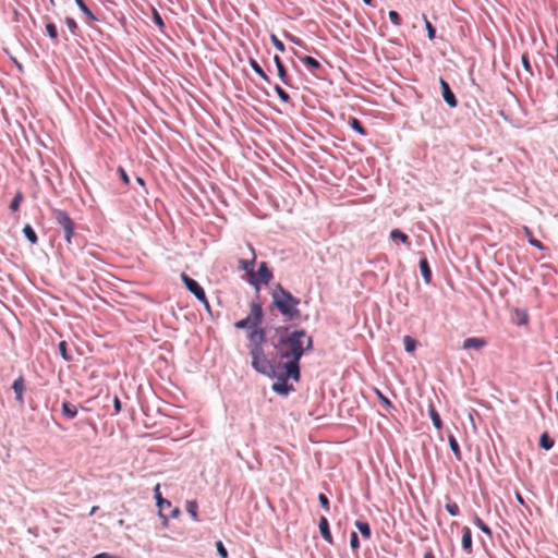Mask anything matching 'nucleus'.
<instances>
[{
  "instance_id": "5fc2aeb1",
  "label": "nucleus",
  "mask_w": 558,
  "mask_h": 558,
  "mask_svg": "<svg viewBox=\"0 0 558 558\" xmlns=\"http://www.w3.org/2000/svg\"><path fill=\"white\" fill-rule=\"evenodd\" d=\"M169 510V513L168 514V518L171 517V518H174V517H178L180 514V510L179 508H173L171 506V509H168Z\"/></svg>"
},
{
  "instance_id": "4d7b16f0",
  "label": "nucleus",
  "mask_w": 558,
  "mask_h": 558,
  "mask_svg": "<svg viewBox=\"0 0 558 558\" xmlns=\"http://www.w3.org/2000/svg\"><path fill=\"white\" fill-rule=\"evenodd\" d=\"M201 303L205 306V310L210 314L211 311H210V305H209L208 300L206 299L205 302H201Z\"/></svg>"
},
{
  "instance_id": "f3484780",
  "label": "nucleus",
  "mask_w": 558,
  "mask_h": 558,
  "mask_svg": "<svg viewBox=\"0 0 558 558\" xmlns=\"http://www.w3.org/2000/svg\"><path fill=\"white\" fill-rule=\"evenodd\" d=\"M77 414V409L74 404H72L71 402L69 401H64L62 403V415L66 418V420H72L76 416Z\"/></svg>"
},
{
  "instance_id": "a878e982",
  "label": "nucleus",
  "mask_w": 558,
  "mask_h": 558,
  "mask_svg": "<svg viewBox=\"0 0 558 558\" xmlns=\"http://www.w3.org/2000/svg\"><path fill=\"white\" fill-rule=\"evenodd\" d=\"M234 327L236 329L250 330L251 331V330H253L256 327V325H255V323L248 316H246L245 318L238 320L234 324Z\"/></svg>"
},
{
  "instance_id": "4c0bfd02",
  "label": "nucleus",
  "mask_w": 558,
  "mask_h": 558,
  "mask_svg": "<svg viewBox=\"0 0 558 558\" xmlns=\"http://www.w3.org/2000/svg\"><path fill=\"white\" fill-rule=\"evenodd\" d=\"M22 201H23V194L21 192H17L14 195L13 199L11 201L9 208L12 211H16L19 209Z\"/></svg>"
},
{
  "instance_id": "3c124183",
  "label": "nucleus",
  "mask_w": 558,
  "mask_h": 558,
  "mask_svg": "<svg viewBox=\"0 0 558 558\" xmlns=\"http://www.w3.org/2000/svg\"><path fill=\"white\" fill-rule=\"evenodd\" d=\"M350 546H351L352 550H357L360 548V539L355 532H351Z\"/></svg>"
},
{
  "instance_id": "49530a36",
  "label": "nucleus",
  "mask_w": 558,
  "mask_h": 558,
  "mask_svg": "<svg viewBox=\"0 0 558 558\" xmlns=\"http://www.w3.org/2000/svg\"><path fill=\"white\" fill-rule=\"evenodd\" d=\"M521 62H522L524 70L532 76L533 75L532 65H531L529 56L526 53L522 54Z\"/></svg>"
},
{
  "instance_id": "09e8293b",
  "label": "nucleus",
  "mask_w": 558,
  "mask_h": 558,
  "mask_svg": "<svg viewBox=\"0 0 558 558\" xmlns=\"http://www.w3.org/2000/svg\"><path fill=\"white\" fill-rule=\"evenodd\" d=\"M318 501H319L322 508H324L325 511L328 512L330 510V502H329L328 497L325 494H319L318 495Z\"/></svg>"
},
{
  "instance_id": "de8ad7c7",
  "label": "nucleus",
  "mask_w": 558,
  "mask_h": 558,
  "mask_svg": "<svg viewBox=\"0 0 558 558\" xmlns=\"http://www.w3.org/2000/svg\"><path fill=\"white\" fill-rule=\"evenodd\" d=\"M216 548H217V553L220 556V558H228L229 557L228 550H227V548L225 547V545H223V543L221 541H217L216 542Z\"/></svg>"
},
{
  "instance_id": "864d4df0",
  "label": "nucleus",
  "mask_w": 558,
  "mask_h": 558,
  "mask_svg": "<svg viewBox=\"0 0 558 558\" xmlns=\"http://www.w3.org/2000/svg\"><path fill=\"white\" fill-rule=\"evenodd\" d=\"M113 408H114V414H118L122 408L121 401L117 396L113 398Z\"/></svg>"
},
{
  "instance_id": "680f3d73",
  "label": "nucleus",
  "mask_w": 558,
  "mask_h": 558,
  "mask_svg": "<svg viewBox=\"0 0 558 558\" xmlns=\"http://www.w3.org/2000/svg\"><path fill=\"white\" fill-rule=\"evenodd\" d=\"M365 4L367 5H372L373 4V0H362Z\"/></svg>"
},
{
  "instance_id": "6ab92c4d",
  "label": "nucleus",
  "mask_w": 558,
  "mask_h": 558,
  "mask_svg": "<svg viewBox=\"0 0 558 558\" xmlns=\"http://www.w3.org/2000/svg\"><path fill=\"white\" fill-rule=\"evenodd\" d=\"M255 254L253 253V257L252 259L247 260V259H240V269L244 270L248 278H251V275H253V272L255 271L254 270V265H255Z\"/></svg>"
},
{
  "instance_id": "ddd939ff",
  "label": "nucleus",
  "mask_w": 558,
  "mask_h": 558,
  "mask_svg": "<svg viewBox=\"0 0 558 558\" xmlns=\"http://www.w3.org/2000/svg\"><path fill=\"white\" fill-rule=\"evenodd\" d=\"M274 62L276 64V68H277V73H278V76L280 78V81L284 84V85H290V77L288 75V72L286 70V66L282 62V60L280 59L279 56H275L274 57Z\"/></svg>"
},
{
  "instance_id": "c85d7f7f",
  "label": "nucleus",
  "mask_w": 558,
  "mask_h": 558,
  "mask_svg": "<svg viewBox=\"0 0 558 558\" xmlns=\"http://www.w3.org/2000/svg\"><path fill=\"white\" fill-rule=\"evenodd\" d=\"M349 125L361 135H366L367 131L363 126L362 122L356 118H350Z\"/></svg>"
},
{
  "instance_id": "58836bf2",
  "label": "nucleus",
  "mask_w": 558,
  "mask_h": 558,
  "mask_svg": "<svg viewBox=\"0 0 558 558\" xmlns=\"http://www.w3.org/2000/svg\"><path fill=\"white\" fill-rule=\"evenodd\" d=\"M313 347H314V340H313V337L312 336H308L306 332H305V338H303L302 340V348L304 350V353L308 352V351H312L313 350Z\"/></svg>"
},
{
  "instance_id": "473e14b6",
  "label": "nucleus",
  "mask_w": 558,
  "mask_h": 558,
  "mask_svg": "<svg viewBox=\"0 0 558 558\" xmlns=\"http://www.w3.org/2000/svg\"><path fill=\"white\" fill-rule=\"evenodd\" d=\"M58 350H59L61 357L64 361H66V362L72 361V355H70L68 352V342L66 341H60L58 344Z\"/></svg>"
},
{
  "instance_id": "9d476101",
  "label": "nucleus",
  "mask_w": 558,
  "mask_h": 558,
  "mask_svg": "<svg viewBox=\"0 0 558 558\" xmlns=\"http://www.w3.org/2000/svg\"><path fill=\"white\" fill-rule=\"evenodd\" d=\"M155 498L157 501V507L159 508V515L165 520V524H167L168 514L166 510L171 509V502L161 497L158 484L155 487Z\"/></svg>"
},
{
  "instance_id": "e2e57ef3",
  "label": "nucleus",
  "mask_w": 558,
  "mask_h": 558,
  "mask_svg": "<svg viewBox=\"0 0 558 558\" xmlns=\"http://www.w3.org/2000/svg\"><path fill=\"white\" fill-rule=\"evenodd\" d=\"M517 498L520 504H522V505L524 504L523 498L519 494L517 495Z\"/></svg>"
},
{
  "instance_id": "412c9836",
  "label": "nucleus",
  "mask_w": 558,
  "mask_h": 558,
  "mask_svg": "<svg viewBox=\"0 0 558 558\" xmlns=\"http://www.w3.org/2000/svg\"><path fill=\"white\" fill-rule=\"evenodd\" d=\"M523 231H524L525 238L527 239V242L532 246H534V247H536L537 250H541V251L545 250V246L543 245V243L533 236V233H532L530 228L524 227Z\"/></svg>"
},
{
  "instance_id": "0e129e2a",
  "label": "nucleus",
  "mask_w": 558,
  "mask_h": 558,
  "mask_svg": "<svg viewBox=\"0 0 558 558\" xmlns=\"http://www.w3.org/2000/svg\"><path fill=\"white\" fill-rule=\"evenodd\" d=\"M556 398H557V402H558V390H557V395H556Z\"/></svg>"
},
{
  "instance_id": "c9c22d12",
  "label": "nucleus",
  "mask_w": 558,
  "mask_h": 558,
  "mask_svg": "<svg viewBox=\"0 0 558 558\" xmlns=\"http://www.w3.org/2000/svg\"><path fill=\"white\" fill-rule=\"evenodd\" d=\"M274 89H275L276 94L278 95V97L280 98L281 101H283L286 104L291 102L290 95L281 86L275 85Z\"/></svg>"
},
{
  "instance_id": "f03ea898",
  "label": "nucleus",
  "mask_w": 558,
  "mask_h": 558,
  "mask_svg": "<svg viewBox=\"0 0 558 558\" xmlns=\"http://www.w3.org/2000/svg\"><path fill=\"white\" fill-rule=\"evenodd\" d=\"M250 341V355L252 357V367L257 373H267L270 371V362L275 361L267 356L264 350V343L267 341L266 331L263 327L256 326L247 335Z\"/></svg>"
},
{
  "instance_id": "7c9ffc66",
  "label": "nucleus",
  "mask_w": 558,
  "mask_h": 558,
  "mask_svg": "<svg viewBox=\"0 0 558 558\" xmlns=\"http://www.w3.org/2000/svg\"><path fill=\"white\" fill-rule=\"evenodd\" d=\"M75 3L77 4L78 9L85 14V16L87 19H89L92 21H97V17L88 9V7L85 4L84 0H75Z\"/></svg>"
},
{
  "instance_id": "1a4fd4ad",
  "label": "nucleus",
  "mask_w": 558,
  "mask_h": 558,
  "mask_svg": "<svg viewBox=\"0 0 558 558\" xmlns=\"http://www.w3.org/2000/svg\"><path fill=\"white\" fill-rule=\"evenodd\" d=\"M259 300V294L256 295V301H252L250 304V314L247 315L256 326H260L264 312Z\"/></svg>"
},
{
  "instance_id": "bf43d9fd",
  "label": "nucleus",
  "mask_w": 558,
  "mask_h": 558,
  "mask_svg": "<svg viewBox=\"0 0 558 558\" xmlns=\"http://www.w3.org/2000/svg\"><path fill=\"white\" fill-rule=\"evenodd\" d=\"M136 183H137V184H140L141 186H145V181H144V179H143V178H141V177H137V178H136Z\"/></svg>"
},
{
  "instance_id": "8fccbe9b",
  "label": "nucleus",
  "mask_w": 558,
  "mask_h": 558,
  "mask_svg": "<svg viewBox=\"0 0 558 558\" xmlns=\"http://www.w3.org/2000/svg\"><path fill=\"white\" fill-rule=\"evenodd\" d=\"M388 16L393 25H396V26L401 25V17L397 11H393V10L389 11Z\"/></svg>"
},
{
  "instance_id": "c03bdc74",
  "label": "nucleus",
  "mask_w": 558,
  "mask_h": 558,
  "mask_svg": "<svg viewBox=\"0 0 558 558\" xmlns=\"http://www.w3.org/2000/svg\"><path fill=\"white\" fill-rule=\"evenodd\" d=\"M65 24L73 35H77L78 26L74 19L65 17Z\"/></svg>"
},
{
  "instance_id": "20e7f679",
  "label": "nucleus",
  "mask_w": 558,
  "mask_h": 558,
  "mask_svg": "<svg viewBox=\"0 0 558 558\" xmlns=\"http://www.w3.org/2000/svg\"><path fill=\"white\" fill-rule=\"evenodd\" d=\"M260 374L276 378L277 380L272 384L271 389L283 397H287L290 392L295 390L293 385L289 384L288 380L292 379L299 381L301 379V369L278 365L276 360L270 362V371Z\"/></svg>"
},
{
  "instance_id": "6e6552de",
  "label": "nucleus",
  "mask_w": 558,
  "mask_h": 558,
  "mask_svg": "<svg viewBox=\"0 0 558 558\" xmlns=\"http://www.w3.org/2000/svg\"><path fill=\"white\" fill-rule=\"evenodd\" d=\"M439 84H440L441 94H442V98H444L445 102L450 108H456L458 106V100H457V97H456L454 93L452 92L449 83L447 81H445L442 77H440Z\"/></svg>"
},
{
  "instance_id": "b1692460",
  "label": "nucleus",
  "mask_w": 558,
  "mask_h": 558,
  "mask_svg": "<svg viewBox=\"0 0 558 558\" xmlns=\"http://www.w3.org/2000/svg\"><path fill=\"white\" fill-rule=\"evenodd\" d=\"M299 58L306 65V68L310 69V70H319V69H322V64L319 63V61L316 60L315 58L311 57V56H303V57H299Z\"/></svg>"
},
{
  "instance_id": "4468645a",
  "label": "nucleus",
  "mask_w": 558,
  "mask_h": 558,
  "mask_svg": "<svg viewBox=\"0 0 558 558\" xmlns=\"http://www.w3.org/2000/svg\"><path fill=\"white\" fill-rule=\"evenodd\" d=\"M462 548L463 550L466 553V554H472L473 551V546H472V532L470 530V527L468 526H464L462 529Z\"/></svg>"
},
{
  "instance_id": "bb28decb",
  "label": "nucleus",
  "mask_w": 558,
  "mask_h": 558,
  "mask_svg": "<svg viewBox=\"0 0 558 558\" xmlns=\"http://www.w3.org/2000/svg\"><path fill=\"white\" fill-rule=\"evenodd\" d=\"M555 445L554 439L548 433H543L539 437V447L546 451L550 450Z\"/></svg>"
},
{
  "instance_id": "a18cd8bd",
  "label": "nucleus",
  "mask_w": 558,
  "mask_h": 558,
  "mask_svg": "<svg viewBox=\"0 0 558 558\" xmlns=\"http://www.w3.org/2000/svg\"><path fill=\"white\" fill-rule=\"evenodd\" d=\"M153 21L160 29L165 28V22L156 9H153Z\"/></svg>"
},
{
  "instance_id": "7ed1b4c3",
  "label": "nucleus",
  "mask_w": 558,
  "mask_h": 558,
  "mask_svg": "<svg viewBox=\"0 0 558 558\" xmlns=\"http://www.w3.org/2000/svg\"><path fill=\"white\" fill-rule=\"evenodd\" d=\"M301 300L292 295L290 291L277 283L271 291V308H276L289 320H299L301 312L299 305Z\"/></svg>"
},
{
  "instance_id": "2f4dec72",
  "label": "nucleus",
  "mask_w": 558,
  "mask_h": 558,
  "mask_svg": "<svg viewBox=\"0 0 558 558\" xmlns=\"http://www.w3.org/2000/svg\"><path fill=\"white\" fill-rule=\"evenodd\" d=\"M514 315L517 317V324L522 326V325H526L527 322H529V315H527V312L525 310H521V308H515L514 310Z\"/></svg>"
},
{
  "instance_id": "f8f14e48",
  "label": "nucleus",
  "mask_w": 558,
  "mask_h": 558,
  "mask_svg": "<svg viewBox=\"0 0 558 558\" xmlns=\"http://www.w3.org/2000/svg\"><path fill=\"white\" fill-rule=\"evenodd\" d=\"M318 530L322 537L329 544L333 545V537L330 532L329 522L326 517L322 515L318 522Z\"/></svg>"
},
{
  "instance_id": "13d9d810",
  "label": "nucleus",
  "mask_w": 558,
  "mask_h": 558,
  "mask_svg": "<svg viewBox=\"0 0 558 558\" xmlns=\"http://www.w3.org/2000/svg\"><path fill=\"white\" fill-rule=\"evenodd\" d=\"M424 558H435L434 553L429 549L424 554Z\"/></svg>"
},
{
  "instance_id": "f704fd0d",
  "label": "nucleus",
  "mask_w": 558,
  "mask_h": 558,
  "mask_svg": "<svg viewBox=\"0 0 558 558\" xmlns=\"http://www.w3.org/2000/svg\"><path fill=\"white\" fill-rule=\"evenodd\" d=\"M404 350L409 353L413 352L416 349V340L411 336L403 337Z\"/></svg>"
},
{
  "instance_id": "a19ab883",
  "label": "nucleus",
  "mask_w": 558,
  "mask_h": 558,
  "mask_svg": "<svg viewBox=\"0 0 558 558\" xmlns=\"http://www.w3.org/2000/svg\"><path fill=\"white\" fill-rule=\"evenodd\" d=\"M270 40H271V44L274 45V47L280 51V52H284L286 50V47H284V44L274 34L270 35Z\"/></svg>"
},
{
  "instance_id": "9b49d317",
  "label": "nucleus",
  "mask_w": 558,
  "mask_h": 558,
  "mask_svg": "<svg viewBox=\"0 0 558 558\" xmlns=\"http://www.w3.org/2000/svg\"><path fill=\"white\" fill-rule=\"evenodd\" d=\"M12 390L15 393V400L20 405L24 404V392H25V380L22 375H20L11 386Z\"/></svg>"
},
{
  "instance_id": "ea45409f",
  "label": "nucleus",
  "mask_w": 558,
  "mask_h": 558,
  "mask_svg": "<svg viewBox=\"0 0 558 558\" xmlns=\"http://www.w3.org/2000/svg\"><path fill=\"white\" fill-rule=\"evenodd\" d=\"M424 24L425 28L427 31V37L429 40L435 39L436 37V28L433 26V24L427 20L426 16H424Z\"/></svg>"
},
{
  "instance_id": "2eb2a0df",
  "label": "nucleus",
  "mask_w": 558,
  "mask_h": 558,
  "mask_svg": "<svg viewBox=\"0 0 558 558\" xmlns=\"http://www.w3.org/2000/svg\"><path fill=\"white\" fill-rule=\"evenodd\" d=\"M485 344H486V341L484 339L472 337V338H466L463 341L462 349H464V350H470V349L480 350Z\"/></svg>"
},
{
  "instance_id": "052dcab7",
  "label": "nucleus",
  "mask_w": 558,
  "mask_h": 558,
  "mask_svg": "<svg viewBox=\"0 0 558 558\" xmlns=\"http://www.w3.org/2000/svg\"><path fill=\"white\" fill-rule=\"evenodd\" d=\"M99 509L98 506H94L90 511H89V515H94L96 513V511Z\"/></svg>"
},
{
  "instance_id": "5701e85b",
  "label": "nucleus",
  "mask_w": 558,
  "mask_h": 558,
  "mask_svg": "<svg viewBox=\"0 0 558 558\" xmlns=\"http://www.w3.org/2000/svg\"><path fill=\"white\" fill-rule=\"evenodd\" d=\"M355 527L359 530V532L361 533V535L364 538H366V539L371 538L372 531H371L369 524L366 521H361V520L355 521Z\"/></svg>"
},
{
  "instance_id": "aec40b11",
  "label": "nucleus",
  "mask_w": 558,
  "mask_h": 558,
  "mask_svg": "<svg viewBox=\"0 0 558 558\" xmlns=\"http://www.w3.org/2000/svg\"><path fill=\"white\" fill-rule=\"evenodd\" d=\"M23 234L32 245H36L38 243V236L31 225L27 223L24 226Z\"/></svg>"
},
{
  "instance_id": "a211bd4d",
  "label": "nucleus",
  "mask_w": 558,
  "mask_h": 558,
  "mask_svg": "<svg viewBox=\"0 0 558 558\" xmlns=\"http://www.w3.org/2000/svg\"><path fill=\"white\" fill-rule=\"evenodd\" d=\"M248 63H250L251 68L253 69V71L257 75H259L268 84L270 83L269 76L266 74V72L263 70V68L259 65V63L254 58H250Z\"/></svg>"
},
{
  "instance_id": "6e6d98bb",
  "label": "nucleus",
  "mask_w": 558,
  "mask_h": 558,
  "mask_svg": "<svg viewBox=\"0 0 558 558\" xmlns=\"http://www.w3.org/2000/svg\"><path fill=\"white\" fill-rule=\"evenodd\" d=\"M287 36H288V38H289L293 44L299 45V46L302 44V41H301V39H300V38H298V37H295V36H293V35H287Z\"/></svg>"
},
{
  "instance_id": "423d86ee",
  "label": "nucleus",
  "mask_w": 558,
  "mask_h": 558,
  "mask_svg": "<svg viewBox=\"0 0 558 558\" xmlns=\"http://www.w3.org/2000/svg\"><path fill=\"white\" fill-rule=\"evenodd\" d=\"M274 277L272 270L268 267L266 262H262L258 265L257 272H253L251 278H248V283L254 287L256 293L260 290V284H268Z\"/></svg>"
},
{
  "instance_id": "603ef678",
  "label": "nucleus",
  "mask_w": 558,
  "mask_h": 558,
  "mask_svg": "<svg viewBox=\"0 0 558 558\" xmlns=\"http://www.w3.org/2000/svg\"><path fill=\"white\" fill-rule=\"evenodd\" d=\"M117 171H118V174H119L121 181L128 185L130 183V178H129L128 173L125 172V170L122 167H119Z\"/></svg>"
},
{
  "instance_id": "c756f323",
  "label": "nucleus",
  "mask_w": 558,
  "mask_h": 558,
  "mask_svg": "<svg viewBox=\"0 0 558 558\" xmlns=\"http://www.w3.org/2000/svg\"><path fill=\"white\" fill-rule=\"evenodd\" d=\"M473 523L486 535L492 537L493 532L490 527L477 515L474 517Z\"/></svg>"
},
{
  "instance_id": "0eeeda50",
  "label": "nucleus",
  "mask_w": 558,
  "mask_h": 558,
  "mask_svg": "<svg viewBox=\"0 0 558 558\" xmlns=\"http://www.w3.org/2000/svg\"><path fill=\"white\" fill-rule=\"evenodd\" d=\"M181 280L183 281L186 290L192 293L199 302L206 301V293L195 279L191 278L185 272H182Z\"/></svg>"
},
{
  "instance_id": "72a5a7b5",
  "label": "nucleus",
  "mask_w": 558,
  "mask_h": 558,
  "mask_svg": "<svg viewBox=\"0 0 558 558\" xmlns=\"http://www.w3.org/2000/svg\"><path fill=\"white\" fill-rule=\"evenodd\" d=\"M185 509H186V511L190 513V515H191L195 521H197V520H198V518H197V509H198V506H197V502H196L195 500H187V501H186Z\"/></svg>"
},
{
  "instance_id": "e433bc0d",
  "label": "nucleus",
  "mask_w": 558,
  "mask_h": 558,
  "mask_svg": "<svg viewBox=\"0 0 558 558\" xmlns=\"http://www.w3.org/2000/svg\"><path fill=\"white\" fill-rule=\"evenodd\" d=\"M46 31H47L48 36L52 40H57L58 39L59 33H58L57 25L54 23H47L46 24Z\"/></svg>"
},
{
  "instance_id": "37998d69",
  "label": "nucleus",
  "mask_w": 558,
  "mask_h": 558,
  "mask_svg": "<svg viewBox=\"0 0 558 558\" xmlns=\"http://www.w3.org/2000/svg\"><path fill=\"white\" fill-rule=\"evenodd\" d=\"M445 508L447 512L452 517H457L460 514V508L456 502H448Z\"/></svg>"
},
{
  "instance_id": "cd10ccee",
  "label": "nucleus",
  "mask_w": 558,
  "mask_h": 558,
  "mask_svg": "<svg viewBox=\"0 0 558 558\" xmlns=\"http://www.w3.org/2000/svg\"><path fill=\"white\" fill-rule=\"evenodd\" d=\"M429 416L432 418V422H433V425L435 426V428L441 429L442 421L440 418V415L438 414V412L436 411V409L433 405L429 407Z\"/></svg>"
},
{
  "instance_id": "f257e3e1",
  "label": "nucleus",
  "mask_w": 558,
  "mask_h": 558,
  "mask_svg": "<svg viewBox=\"0 0 558 558\" xmlns=\"http://www.w3.org/2000/svg\"><path fill=\"white\" fill-rule=\"evenodd\" d=\"M276 339H270V345L275 354L270 356L278 362V365L301 369V359L304 355L302 340L305 338L303 328H291L280 326L276 328Z\"/></svg>"
},
{
  "instance_id": "dca6fc26",
  "label": "nucleus",
  "mask_w": 558,
  "mask_h": 558,
  "mask_svg": "<svg viewBox=\"0 0 558 558\" xmlns=\"http://www.w3.org/2000/svg\"><path fill=\"white\" fill-rule=\"evenodd\" d=\"M420 270L426 284L432 282V269L426 257L420 259Z\"/></svg>"
},
{
  "instance_id": "39448f33",
  "label": "nucleus",
  "mask_w": 558,
  "mask_h": 558,
  "mask_svg": "<svg viewBox=\"0 0 558 558\" xmlns=\"http://www.w3.org/2000/svg\"><path fill=\"white\" fill-rule=\"evenodd\" d=\"M51 214L56 222L60 226V228L63 229L64 240L68 244H71L72 238L75 234V223L70 217L69 213L63 209L53 208Z\"/></svg>"
},
{
  "instance_id": "393cba45",
  "label": "nucleus",
  "mask_w": 558,
  "mask_h": 558,
  "mask_svg": "<svg viewBox=\"0 0 558 558\" xmlns=\"http://www.w3.org/2000/svg\"><path fill=\"white\" fill-rule=\"evenodd\" d=\"M390 239L393 241H400L401 243L410 246L409 236L399 229H393L390 232Z\"/></svg>"
},
{
  "instance_id": "79ce46f5",
  "label": "nucleus",
  "mask_w": 558,
  "mask_h": 558,
  "mask_svg": "<svg viewBox=\"0 0 558 558\" xmlns=\"http://www.w3.org/2000/svg\"><path fill=\"white\" fill-rule=\"evenodd\" d=\"M376 396L386 409L392 408L391 401L379 389H376Z\"/></svg>"
},
{
  "instance_id": "4be33fe9",
  "label": "nucleus",
  "mask_w": 558,
  "mask_h": 558,
  "mask_svg": "<svg viewBox=\"0 0 558 558\" xmlns=\"http://www.w3.org/2000/svg\"><path fill=\"white\" fill-rule=\"evenodd\" d=\"M448 442H449L450 450L452 451L454 458L458 461H461L462 460V454H461L459 442L456 439V437L453 435H450L448 437Z\"/></svg>"
}]
</instances>
